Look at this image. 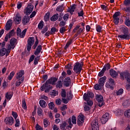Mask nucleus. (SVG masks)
I'll return each mask as SVG.
<instances>
[{
  "label": "nucleus",
  "instance_id": "61",
  "mask_svg": "<svg viewBox=\"0 0 130 130\" xmlns=\"http://www.w3.org/2000/svg\"><path fill=\"white\" fill-rule=\"evenodd\" d=\"M76 6H77L76 4H73L69 11H71V12H75V10H76Z\"/></svg>",
  "mask_w": 130,
  "mask_h": 130
},
{
  "label": "nucleus",
  "instance_id": "40",
  "mask_svg": "<svg viewBox=\"0 0 130 130\" xmlns=\"http://www.w3.org/2000/svg\"><path fill=\"white\" fill-rule=\"evenodd\" d=\"M22 107L24 110L27 109V105L26 104V101H25V99H23L22 101Z\"/></svg>",
  "mask_w": 130,
  "mask_h": 130
},
{
  "label": "nucleus",
  "instance_id": "14",
  "mask_svg": "<svg viewBox=\"0 0 130 130\" xmlns=\"http://www.w3.org/2000/svg\"><path fill=\"white\" fill-rule=\"evenodd\" d=\"M109 119V113H106L103 115V117L101 119L102 124H105L107 121H108Z\"/></svg>",
  "mask_w": 130,
  "mask_h": 130
},
{
  "label": "nucleus",
  "instance_id": "31",
  "mask_svg": "<svg viewBox=\"0 0 130 130\" xmlns=\"http://www.w3.org/2000/svg\"><path fill=\"white\" fill-rule=\"evenodd\" d=\"M6 51H7L6 48H2L0 49V56H5L6 55Z\"/></svg>",
  "mask_w": 130,
  "mask_h": 130
},
{
  "label": "nucleus",
  "instance_id": "57",
  "mask_svg": "<svg viewBox=\"0 0 130 130\" xmlns=\"http://www.w3.org/2000/svg\"><path fill=\"white\" fill-rule=\"evenodd\" d=\"M72 122L73 124H76L77 123V118L74 115L72 116Z\"/></svg>",
  "mask_w": 130,
  "mask_h": 130
},
{
  "label": "nucleus",
  "instance_id": "47",
  "mask_svg": "<svg viewBox=\"0 0 130 130\" xmlns=\"http://www.w3.org/2000/svg\"><path fill=\"white\" fill-rule=\"evenodd\" d=\"M66 31H67V27L66 26L60 27L59 29V32L61 34H63Z\"/></svg>",
  "mask_w": 130,
  "mask_h": 130
},
{
  "label": "nucleus",
  "instance_id": "7",
  "mask_svg": "<svg viewBox=\"0 0 130 130\" xmlns=\"http://www.w3.org/2000/svg\"><path fill=\"white\" fill-rule=\"evenodd\" d=\"M115 85V81L112 78H109V80L106 83V88H109L110 90H114V85Z\"/></svg>",
  "mask_w": 130,
  "mask_h": 130
},
{
  "label": "nucleus",
  "instance_id": "20",
  "mask_svg": "<svg viewBox=\"0 0 130 130\" xmlns=\"http://www.w3.org/2000/svg\"><path fill=\"white\" fill-rule=\"evenodd\" d=\"M15 33V29H12L9 33L7 34L6 36H5V41H8L9 39L11 38L12 36L14 35Z\"/></svg>",
  "mask_w": 130,
  "mask_h": 130
},
{
  "label": "nucleus",
  "instance_id": "32",
  "mask_svg": "<svg viewBox=\"0 0 130 130\" xmlns=\"http://www.w3.org/2000/svg\"><path fill=\"white\" fill-rule=\"evenodd\" d=\"M74 41V39H70L69 41L67 42L64 46V49H68L69 48V46L71 45L73 43V41Z\"/></svg>",
  "mask_w": 130,
  "mask_h": 130
},
{
  "label": "nucleus",
  "instance_id": "1",
  "mask_svg": "<svg viewBox=\"0 0 130 130\" xmlns=\"http://www.w3.org/2000/svg\"><path fill=\"white\" fill-rule=\"evenodd\" d=\"M58 80V78L51 77L41 86V91H44L45 90V93H49V91L52 89V86L51 85H55Z\"/></svg>",
  "mask_w": 130,
  "mask_h": 130
},
{
  "label": "nucleus",
  "instance_id": "11",
  "mask_svg": "<svg viewBox=\"0 0 130 130\" xmlns=\"http://www.w3.org/2000/svg\"><path fill=\"white\" fill-rule=\"evenodd\" d=\"M119 16H120V12L119 11L115 12L113 15V22L115 25H118L119 23V18L118 17Z\"/></svg>",
  "mask_w": 130,
  "mask_h": 130
},
{
  "label": "nucleus",
  "instance_id": "54",
  "mask_svg": "<svg viewBox=\"0 0 130 130\" xmlns=\"http://www.w3.org/2000/svg\"><path fill=\"white\" fill-rule=\"evenodd\" d=\"M74 96V95L73 93H72V91H69V96H68V100L69 101H71V100H73V97Z\"/></svg>",
  "mask_w": 130,
  "mask_h": 130
},
{
  "label": "nucleus",
  "instance_id": "59",
  "mask_svg": "<svg viewBox=\"0 0 130 130\" xmlns=\"http://www.w3.org/2000/svg\"><path fill=\"white\" fill-rule=\"evenodd\" d=\"M78 17H84V10H83V9L78 12Z\"/></svg>",
  "mask_w": 130,
  "mask_h": 130
},
{
  "label": "nucleus",
  "instance_id": "22",
  "mask_svg": "<svg viewBox=\"0 0 130 130\" xmlns=\"http://www.w3.org/2000/svg\"><path fill=\"white\" fill-rule=\"evenodd\" d=\"M41 51H42V46H41V45H39L34 52L35 55H38V54H40Z\"/></svg>",
  "mask_w": 130,
  "mask_h": 130
},
{
  "label": "nucleus",
  "instance_id": "29",
  "mask_svg": "<svg viewBox=\"0 0 130 130\" xmlns=\"http://www.w3.org/2000/svg\"><path fill=\"white\" fill-rule=\"evenodd\" d=\"M5 97L8 100H11V99H12V98L13 97V92L11 91L6 93Z\"/></svg>",
  "mask_w": 130,
  "mask_h": 130
},
{
  "label": "nucleus",
  "instance_id": "16",
  "mask_svg": "<svg viewBox=\"0 0 130 130\" xmlns=\"http://www.w3.org/2000/svg\"><path fill=\"white\" fill-rule=\"evenodd\" d=\"M84 117V116L83 114L78 116L77 118V124H78V125H83V123H84V121L85 120Z\"/></svg>",
  "mask_w": 130,
  "mask_h": 130
},
{
  "label": "nucleus",
  "instance_id": "42",
  "mask_svg": "<svg viewBox=\"0 0 130 130\" xmlns=\"http://www.w3.org/2000/svg\"><path fill=\"white\" fill-rule=\"evenodd\" d=\"M103 28V27L102 26H101L100 25H96L95 26L96 30L99 33H101V30H102Z\"/></svg>",
  "mask_w": 130,
  "mask_h": 130
},
{
  "label": "nucleus",
  "instance_id": "62",
  "mask_svg": "<svg viewBox=\"0 0 130 130\" xmlns=\"http://www.w3.org/2000/svg\"><path fill=\"white\" fill-rule=\"evenodd\" d=\"M84 108L85 111H89V110H90V107L88 106L87 103H85V105L84 106Z\"/></svg>",
  "mask_w": 130,
  "mask_h": 130
},
{
  "label": "nucleus",
  "instance_id": "2",
  "mask_svg": "<svg viewBox=\"0 0 130 130\" xmlns=\"http://www.w3.org/2000/svg\"><path fill=\"white\" fill-rule=\"evenodd\" d=\"M121 32L123 34L118 35V38H119L121 40H129L130 34L128 31V28L123 25L121 28Z\"/></svg>",
  "mask_w": 130,
  "mask_h": 130
},
{
  "label": "nucleus",
  "instance_id": "63",
  "mask_svg": "<svg viewBox=\"0 0 130 130\" xmlns=\"http://www.w3.org/2000/svg\"><path fill=\"white\" fill-rule=\"evenodd\" d=\"M124 5L125 6H130V0H124Z\"/></svg>",
  "mask_w": 130,
  "mask_h": 130
},
{
  "label": "nucleus",
  "instance_id": "10",
  "mask_svg": "<svg viewBox=\"0 0 130 130\" xmlns=\"http://www.w3.org/2000/svg\"><path fill=\"white\" fill-rule=\"evenodd\" d=\"M34 37H29L27 40V51H30L31 48L32 47V45L34 44Z\"/></svg>",
  "mask_w": 130,
  "mask_h": 130
},
{
  "label": "nucleus",
  "instance_id": "43",
  "mask_svg": "<svg viewBox=\"0 0 130 130\" xmlns=\"http://www.w3.org/2000/svg\"><path fill=\"white\" fill-rule=\"evenodd\" d=\"M124 24L127 27H130V19L129 18H126L124 21Z\"/></svg>",
  "mask_w": 130,
  "mask_h": 130
},
{
  "label": "nucleus",
  "instance_id": "53",
  "mask_svg": "<svg viewBox=\"0 0 130 130\" xmlns=\"http://www.w3.org/2000/svg\"><path fill=\"white\" fill-rule=\"evenodd\" d=\"M105 73V71L103 69H102L101 72L99 73V74H98L99 77H103V76H104Z\"/></svg>",
  "mask_w": 130,
  "mask_h": 130
},
{
  "label": "nucleus",
  "instance_id": "12",
  "mask_svg": "<svg viewBox=\"0 0 130 130\" xmlns=\"http://www.w3.org/2000/svg\"><path fill=\"white\" fill-rule=\"evenodd\" d=\"M13 21L16 24H20L22 21V16L20 13H17L16 15L13 17Z\"/></svg>",
  "mask_w": 130,
  "mask_h": 130
},
{
  "label": "nucleus",
  "instance_id": "27",
  "mask_svg": "<svg viewBox=\"0 0 130 130\" xmlns=\"http://www.w3.org/2000/svg\"><path fill=\"white\" fill-rule=\"evenodd\" d=\"M122 106L124 107H128V106H130V99H126L123 103Z\"/></svg>",
  "mask_w": 130,
  "mask_h": 130
},
{
  "label": "nucleus",
  "instance_id": "51",
  "mask_svg": "<svg viewBox=\"0 0 130 130\" xmlns=\"http://www.w3.org/2000/svg\"><path fill=\"white\" fill-rule=\"evenodd\" d=\"M67 25V22L62 20L59 22V26L60 27H65L64 25Z\"/></svg>",
  "mask_w": 130,
  "mask_h": 130
},
{
  "label": "nucleus",
  "instance_id": "49",
  "mask_svg": "<svg viewBox=\"0 0 130 130\" xmlns=\"http://www.w3.org/2000/svg\"><path fill=\"white\" fill-rule=\"evenodd\" d=\"M17 36H19V37H21V34H22V30H21V28L20 27H18L17 28Z\"/></svg>",
  "mask_w": 130,
  "mask_h": 130
},
{
  "label": "nucleus",
  "instance_id": "9",
  "mask_svg": "<svg viewBox=\"0 0 130 130\" xmlns=\"http://www.w3.org/2000/svg\"><path fill=\"white\" fill-rule=\"evenodd\" d=\"M73 71L76 74H80L82 72V64L80 65V62H77L74 64Z\"/></svg>",
  "mask_w": 130,
  "mask_h": 130
},
{
  "label": "nucleus",
  "instance_id": "24",
  "mask_svg": "<svg viewBox=\"0 0 130 130\" xmlns=\"http://www.w3.org/2000/svg\"><path fill=\"white\" fill-rule=\"evenodd\" d=\"M16 42H17V39L15 38H13L10 40V43L11 46H12V49L16 47Z\"/></svg>",
  "mask_w": 130,
  "mask_h": 130
},
{
  "label": "nucleus",
  "instance_id": "5",
  "mask_svg": "<svg viewBox=\"0 0 130 130\" xmlns=\"http://www.w3.org/2000/svg\"><path fill=\"white\" fill-rule=\"evenodd\" d=\"M106 80H107V77L105 76L100 78L99 80V84H96L94 85V89H95V90H100L101 91V90H102V87L104 86L105 82H106Z\"/></svg>",
  "mask_w": 130,
  "mask_h": 130
},
{
  "label": "nucleus",
  "instance_id": "35",
  "mask_svg": "<svg viewBox=\"0 0 130 130\" xmlns=\"http://www.w3.org/2000/svg\"><path fill=\"white\" fill-rule=\"evenodd\" d=\"M37 114L39 116L43 115V110L40 107H38Z\"/></svg>",
  "mask_w": 130,
  "mask_h": 130
},
{
  "label": "nucleus",
  "instance_id": "48",
  "mask_svg": "<svg viewBox=\"0 0 130 130\" xmlns=\"http://www.w3.org/2000/svg\"><path fill=\"white\" fill-rule=\"evenodd\" d=\"M15 76V72L12 71L11 72L9 76H8V80L9 81H11L12 79H13V77Z\"/></svg>",
  "mask_w": 130,
  "mask_h": 130
},
{
  "label": "nucleus",
  "instance_id": "41",
  "mask_svg": "<svg viewBox=\"0 0 130 130\" xmlns=\"http://www.w3.org/2000/svg\"><path fill=\"white\" fill-rule=\"evenodd\" d=\"M43 123L44 127H47L49 124V121L47 119H44L43 120Z\"/></svg>",
  "mask_w": 130,
  "mask_h": 130
},
{
  "label": "nucleus",
  "instance_id": "50",
  "mask_svg": "<svg viewBox=\"0 0 130 130\" xmlns=\"http://www.w3.org/2000/svg\"><path fill=\"white\" fill-rule=\"evenodd\" d=\"M125 117H130V109L127 110L124 112Z\"/></svg>",
  "mask_w": 130,
  "mask_h": 130
},
{
  "label": "nucleus",
  "instance_id": "4",
  "mask_svg": "<svg viewBox=\"0 0 130 130\" xmlns=\"http://www.w3.org/2000/svg\"><path fill=\"white\" fill-rule=\"evenodd\" d=\"M25 75V71L24 70H20L19 72L17 73L16 79L17 80L15 83L16 87H19V86L24 82L25 77L23 76Z\"/></svg>",
  "mask_w": 130,
  "mask_h": 130
},
{
  "label": "nucleus",
  "instance_id": "28",
  "mask_svg": "<svg viewBox=\"0 0 130 130\" xmlns=\"http://www.w3.org/2000/svg\"><path fill=\"white\" fill-rule=\"evenodd\" d=\"M95 99L98 102H102L103 101V96L101 94H96Z\"/></svg>",
  "mask_w": 130,
  "mask_h": 130
},
{
  "label": "nucleus",
  "instance_id": "64",
  "mask_svg": "<svg viewBox=\"0 0 130 130\" xmlns=\"http://www.w3.org/2000/svg\"><path fill=\"white\" fill-rule=\"evenodd\" d=\"M36 128L37 130H43V128L41 127V126L39 125L38 123L36 124Z\"/></svg>",
  "mask_w": 130,
  "mask_h": 130
},
{
  "label": "nucleus",
  "instance_id": "33",
  "mask_svg": "<svg viewBox=\"0 0 130 130\" xmlns=\"http://www.w3.org/2000/svg\"><path fill=\"white\" fill-rule=\"evenodd\" d=\"M67 122L63 121L61 124H60V128L61 130H67Z\"/></svg>",
  "mask_w": 130,
  "mask_h": 130
},
{
  "label": "nucleus",
  "instance_id": "39",
  "mask_svg": "<svg viewBox=\"0 0 130 130\" xmlns=\"http://www.w3.org/2000/svg\"><path fill=\"white\" fill-rule=\"evenodd\" d=\"M39 60H40V56H38L36 57L34 59V64H35V66H37V64H38V61H39Z\"/></svg>",
  "mask_w": 130,
  "mask_h": 130
},
{
  "label": "nucleus",
  "instance_id": "23",
  "mask_svg": "<svg viewBox=\"0 0 130 130\" xmlns=\"http://www.w3.org/2000/svg\"><path fill=\"white\" fill-rule=\"evenodd\" d=\"M65 8L64 4H62V5L57 6L56 8V11L59 12L60 13H62V12L64 11Z\"/></svg>",
  "mask_w": 130,
  "mask_h": 130
},
{
  "label": "nucleus",
  "instance_id": "3",
  "mask_svg": "<svg viewBox=\"0 0 130 130\" xmlns=\"http://www.w3.org/2000/svg\"><path fill=\"white\" fill-rule=\"evenodd\" d=\"M94 98V93L92 91H88L83 94V99L84 101H86V105L88 106H92L93 105V101L90 99Z\"/></svg>",
  "mask_w": 130,
  "mask_h": 130
},
{
  "label": "nucleus",
  "instance_id": "25",
  "mask_svg": "<svg viewBox=\"0 0 130 130\" xmlns=\"http://www.w3.org/2000/svg\"><path fill=\"white\" fill-rule=\"evenodd\" d=\"M39 104L40 106L42 107V108H46V106H47V104L46 103V102L43 100H41L39 101Z\"/></svg>",
  "mask_w": 130,
  "mask_h": 130
},
{
  "label": "nucleus",
  "instance_id": "37",
  "mask_svg": "<svg viewBox=\"0 0 130 130\" xmlns=\"http://www.w3.org/2000/svg\"><path fill=\"white\" fill-rule=\"evenodd\" d=\"M44 26V22L41 20L38 25V28L40 30H42Z\"/></svg>",
  "mask_w": 130,
  "mask_h": 130
},
{
  "label": "nucleus",
  "instance_id": "52",
  "mask_svg": "<svg viewBox=\"0 0 130 130\" xmlns=\"http://www.w3.org/2000/svg\"><path fill=\"white\" fill-rule=\"evenodd\" d=\"M47 31H48V26H46L42 30L41 33H42V34H44L45 33H46V32H47Z\"/></svg>",
  "mask_w": 130,
  "mask_h": 130
},
{
  "label": "nucleus",
  "instance_id": "34",
  "mask_svg": "<svg viewBox=\"0 0 130 130\" xmlns=\"http://www.w3.org/2000/svg\"><path fill=\"white\" fill-rule=\"evenodd\" d=\"M50 16V13L47 12V13H46L44 17V21H45V22H48V21L49 20Z\"/></svg>",
  "mask_w": 130,
  "mask_h": 130
},
{
  "label": "nucleus",
  "instance_id": "18",
  "mask_svg": "<svg viewBox=\"0 0 130 130\" xmlns=\"http://www.w3.org/2000/svg\"><path fill=\"white\" fill-rule=\"evenodd\" d=\"M12 19H9L6 23L5 25V30L6 31H9L11 30L12 28V26H13V22Z\"/></svg>",
  "mask_w": 130,
  "mask_h": 130
},
{
  "label": "nucleus",
  "instance_id": "38",
  "mask_svg": "<svg viewBox=\"0 0 130 130\" xmlns=\"http://www.w3.org/2000/svg\"><path fill=\"white\" fill-rule=\"evenodd\" d=\"M60 95L63 98H66V97H67V91H66V89L63 88L61 89Z\"/></svg>",
  "mask_w": 130,
  "mask_h": 130
},
{
  "label": "nucleus",
  "instance_id": "26",
  "mask_svg": "<svg viewBox=\"0 0 130 130\" xmlns=\"http://www.w3.org/2000/svg\"><path fill=\"white\" fill-rule=\"evenodd\" d=\"M58 17H59L58 13H56L51 17L50 20L52 22H55V21L58 20Z\"/></svg>",
  "mask_w": 130,
  "mask_h": 130
},
{
  "label": "nucleus",
  "instance_id": "6",
  "mask_svg": "<svg viewBox=\"0 0 130 130\" xmlns=\"http://www.w3.org/2000/svg\"><path fill=\"white\" fill-rule=\"evenodd\" d=\"M120 74V78L121 80H124V79L126 80L128 84H130V74L128 71H125L123 72H119Z\"/></svg>",
  "mask_w": 130,
  "mask_h": 130
},
{
  "label": "nucleus",
  "instance_id": "30",
  "mask_svg": "<svg viewBox=\"0 0 130 130\" xmlns=\"http://www.w3.org/2000/svg\"><path fill=\"white\" fill-rule=\"evenodd\" d=\"M111 68V66H110V64L109 63H108L107 64H105L103 68V69L105 72H106V71H108V70H110V68Z\"/></svg>",
  "mask_w": 130,
  "mask_h": 130
},
{
  "label": "nucleus",
  "instance_id": "36",
  "mask_svg": "<svg viewBox=\"0 0 130 130\" xmlns=\"http://www.w3.org/2000/svg\"><path fill=\"white\" fill-rule=\"evenodd\" d=\"M63 84V82L58 81L56 84V88H59V89H61V88H62Z\"/></svg>",
  "mask_w": 130,
  "mask_h": 130
},
{
  "label": "nucleus",
  "instance_id": "19",
  "mask_svg": "<svg viewBox=\"0 0 130 130\" xmlns=\"http://www.w3.org/2000/svg\"><path fill=\"white\" fill-rule=\"evenodd\" d=\"M109 74L111 77L113 79L116 78L118 76V73L114 70L113 69H111L109 70Z\"/></svg>",
  "mask_w": 130,
  "mask_h": 130
},
{
  "label": "nucleus",
  "instance_id": "17",
  "mask_svg": "<svg viewBox=\"0 0 130 130\" xmlns=\"http://www.w3.org/2000/svg\"><path fill=\"white\" fill-rule=\"evenodd\" d=\"M5 121L6 124H8V125H13V124L14 123V118L12 116L6 117L5 119Z\"/></svg>",
  "mask_w": 130,
  "mask_h": 130
},
{
  "label": "nucleus",
  "instance_id": "8",
  "mask_svg": "<svg viewBox=\"0 0 130 130\" xmlns=\"http://www.w3.org/2000/svg\"><path fill=\"white\" fill-rule=\"evenodd\" d=\"M33 9H34V6L31 3H29L27 5V6L24 9V13L26 16H29L31 13L33 11Z\"/></svg>",
  "mask_w": 130,
  "mask_h": 130
},
{
  "label": "nucleus",
  "instance_id": "55",
  "mask_svg": "<svg viewBox=\"0 0 130 130\" xmlns=\"http://www.w3.org/2000/svg\"><path fill=\"white\" fill-rule=\"evenodd\" d=\"M26 32H27V29H24L21 32V36H20V38H24L26 35Z\"/></svg>",
  "mask_w": 130,
  "mask_h": 130
},
{
  "label": "nucleus",
  "instance_id": "60",
  "mask_svg": "<svg viewBox=\"0 0 130 130\" xmlns=\"http://www.w3.org/2000/svg\"><path fill=\"white\" fill-rule=\"evenodd\" d=\"M15 120H16V123L15 124V127H18L20 126V120H19V119H16Z\"/></svg>",
  "mask_w": 130,
  "mask_h": 130
},
{
  "label": "nucleus",
  "instance_id": "46",
  "mask_svg": "<svg viewBox=\"0 0 130 130\" xmlns=\"http://www.w3.org/2000/svg\"><path fill=\"white\" fill-rule=\"evenodd\" d=\"M50 32L51 35H53L55 32H58V29H56L55 27H53L51 28Z\"/></svg>",
  "mask_w": 130,
  "mask_h": 130
},
{
  "label": "nucleus",
  "instance_id": "15",
  "mask_svg": "<svg viewBox=\"0 0 130 130\" xmlns=\"http://www.w3.org/2000/svg\"><path fill=\"white\" fill-rule=\"evenodd\" d=\"M72 84V80L69 77H67L64 78L63 81V85L64 87H70V85Z\"/></svg>",
  "mask_w": 130,
  "mask_h": 130
},
{
  "label": "nucleus",
  "instance_id": "13",
  "mask_svg": "<svg viewBox=\"0 0 130 130\" xmlns=\"http://www.w3.org/2000/svg\"><path fill=\"white\" fill-rule=\"evenodd\" d=\"M91 126L92 130H99V124H98V120H93L91 122Z\"/></svg>",
  "mask_w": 130,
  "mask_h": 130
},
{
  "label": "nucleus",
  "instance_id": "21",
  "mask_svg": "<svg viewBox=\"0 0 130 130\" xmlns=\"http://www.w3.org/2000/svg\"><path fill=\"white\" fill-rule=\"evenodd\" d=\"M30 21V17L28 15H25L22 18V22L23 25H27V23Z\"/></svg>",
  "mask_w": 130,
  "mask_h": 130
},
{
  "label": "nucleus",
  "instance_id": "45",
  "mask_svg": "<svg viewBox=\"0 0 130 130\" xmlns=\"http://www.w3.org/2000/svg\"><path fill=\"white\" fill-rule=\"evenodd\" d=\"M122 94H123V89L122 88H120L116 91L117 96H120V95H122Z\"/></svg>",
  "mask_w": 130,
  "mask_h": 130
},
{
  "label": "nucleus",
  "instance_id": "58",
  "mask_svg": "<svg viewBox=\"0 0 130 130\" xmlns=\"http://www.w3.org/2000/svg\"><path fill=\"white\" fill-rule=\"evenodd\" d=\"M12 115L14 117V119H17L18 118V114L16 112L12 111Z\"/></svg>",
  "mask_w": 130,
  "mask_h": 130
},
{
  "label": "nucleus",
  "instance_id": "56",
  "mask_svg": "<svg viewBox=\"0 0 130 130\" xmlns=\"http://www.w3.org/2000/svg\"><path fill=\"white\" fill-rule=\"evenodd\" d=\"M35 59V55H31L29 58V59L28 60V63H31L33 60Z\"/></svg>",
  "mask_w": 130,
  "mask_h": 130
},
{
  "label": "nucleus",
  "instance_id": "44",
  "mask_svg": "<svg viewBox=\"0 0 130 130\" xmlns=\"http://www.w3.org/2000/svg\"><path fill=\"white\" fill-rule=\"evenodd\" d=\"M48 106H49V108L51 110H53L54 109V103L53 102H50L48 104Z\"/></svg>",
  "mask_w": 130,
  "mask_h": 130
}]
</instances>
